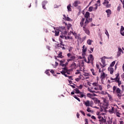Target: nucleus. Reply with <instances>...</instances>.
<instances>
[{
	"label": "nucleus",
	"instance_id": "obj_37",
	"mask_svg": "<svg viewBox=\"0 0 124 124\" xmlns=\"http://www.w3.org/2000/svg\"><path fill=\"white\" fill-rule=\"evenodd\" d=\"M90 77L84 76L83 75V80H87V79H89Z\"/></svg>",
	"mask_w": 124,
	"mask_h": 124
},
{
	"label": "nucleus",
	"instance_id": "obj_49",
	"mask_svg": "<svg viewBox=\"0 0 124 124\" xmlns=\"http://www.w3.org/2000/svg\"><path fill=\"white\" fill-rule=\"evenodd\" d=\"M118 52L122 53V52H123V49H122V48L119 47L118 48Z\"/></svg>",
	"mask_w": 124,
	"mask_h": 124
},
{
	"label": "nucleus",
	"instance_id": "obj_28",
	"mask_svg": "<svg viewBox=\"0 0 124 124\" xmlns=\"http://www.w3.org/2000/svg\"><path fill=\"white\" fill-rule=\"evenodd\" d=\"M97 87L98 88V90L102 91V86L101 85L98 84V85H97Z\"/></svg>",
	"mask_w": 124,
	"mask_h": 124
},
{
	"label": "nucleus",
	"instance_id": "obj_48",
	"mask_svg": "<svg viewBox=\"0 0 124 124\" xmlns=\"http://www.w3.org/2000/svg\"><path fill=\"white\" fill-rule=\"evenodd\" d=\"M84 122H85V124H89V122H88V119H85Z\"/></svg>",
	"mask_w": 124,
	"mask_h": 124
},
{
	"label": "nucleus",
	"instance_id": "obj_19",
	"mask_svg": "<svg viewBox=\"0 0 124 124\" xmlns=\"http://www.w3.org/2000/svg\"><path fill=\"white\" fill-rule=\"evenodd\" d=\"M63 16L64 18H65V20H66V21H71V19L69 18V17H66L65 16V15H63Z\"/></svg>",
	"mask_w": 124,
	"mask_h": 124
},
{
	"label": "nucleus",
	"instance_id": "obj_60",
	"mask_svg": "<svg viewBox=\"0 0 124 124\" xmlns=\"http://www.w3.org/2000/svg\"><path fill=\"white\" fill-rule=\"evenodd\" d=\"M91 118L93 119V120H96V118H95V116L93 115L91 116Z\"/></svg>",
	"mask_w": 124,
	"mask_h": 124
},
{
	"label": "nucleus",
	"instance_id": "obj_33",
	"mask_svg": "<svg viewBox=\"0 0 124 124\" xmlns=\"http://www.w3.org/2000/svg\"><path fill=\"white\" fill-rule=\"evenodd\" d=\"M108 3H109V1L105 0V1L103 2V4L104 5H106V4H108Z\"/></svg>",
	"mask_w": 124,
	"mask_h": 124
},
{
	"label": "nucleus",
	"instance_id": "obj_22",
	"mask_svg": "<svg viewBox=\"0 0 124 124\" xmlns=\"http://www.w3.org/2000/svg\"><path fill=\"white\" fill-rule=\"evenodd\" d=\"M67 8L68 9V11H72V9H71V4H69L67 6Z\"/></svg>",
	"mask_w": 124,
	"mask_h": 124
},
{
	"label": "nucleus",
	"instance_id": "obj_1",
	"mask_svg": "<svg viewBox=\"0 0 124 124\" xmlns=\"http://www.w3.org/2000/svg\"><path fill=\"white\" fill-rule=\"evenodd\" d=\"M93 100L95 104H100V111H101V112L103 111V109L104 110H106V109H108V107L109 106V102H108L107 99L104 98V103L103 104H101L100 103V100L97 99V98H93Z\"/></svg>",
	"mask_w": 124,
	"mask_h": 124
},
{
	"label": "nucleus",
	"instance_id": "obj_10",
	"mask_svg": "<svg viewBox=\"0 0 124 124\" xmlns=\"http://www.w3.org/2000/svg\"><path fill=\"white\" fill-rule=\"evenodd\" d=\"M116 78H110V80H112V81L114 80L115 82H116L117 81V80L118 79V78L119 77V76H120V74L119 73H117L115 75Z\"/></svg>",
	"mask_w": 124,
	"mask_h": 124
},
{
	"label": "nucleus",
	"instance_id": "obj_14",
	"mask_svg": "<svg viewBox=\"0 0 124 124\" xmlns=\"http://www.w3.org/2000/svg\"><path fill=\"white\" fill-rule=\"evenodd\" d=\"M108 71L110 72V74H113V73H114V68H112V67H108Z\"/></svg>",
	"mask_w": 124,
	"mask_h": 124
},
{
	"label": "nucleus",
	"instance_id": "obj_24",
	"mask_svg": "<svg viewBox=\"0 0 124 124\" xmlns=\"http://www.w3.org/2000/svg\"><path fill=\"white\" fill-rule=\"evenodd\" d=\"M74 91H76L75 93H82V92L79 91V89H78V88H76L75 89H74Z\"/></svg>",
	"mask_w": 124,
	"mask_h": 124
},
{
	"label": "nucleus",
	"instance_id": "obj_5",
	"mask_svg": "<svg viewBox=\"0 0 124 124\" xmlns=\"http://www.w3.org/2000/svg\"><path fill=\"white\" fill-rule=\"evenodd\" d=\"M60 31H61L63 34H66L67 33V31H66V30L65 29V27H61L59 28Z\"/></svg>",
	"mask_w": 124,
	"mask_h": 124
},
{
	"label": "nucleus",
	"instance_id": "obj_51",
	"mask_svg": "<svg viewBox=\"0 0 124 124\" xmlns=\"http://www.w3.org/2000/svg\"><path fill=\"white\" fill-rule=\"evenodd\" d=\"M80 113H81V114H82V115L83 116H86V114H85V112H84V111H83V110H80Z\"/></svg>",
	"mask_w": 124,
	"mask_h": 124
},
{
	"label": "nucleus",
	"instance_id": "obj_35",
	"mask_svg": "<svg viewBox=\"0 0 124 124\" xmlns=\"http://www.w3.org/2000/svg\"><path fill=\"white\" fill-rule=\"evenodd\" d=\"M107 8H109V7H111V4H107L106 5H105Z\"/></svg>",
	"mask_w": 124,
	"mask_h": 124
},
{
	"label": "nucleus",
	"instance_id": "obj_2",
	"mask_svg": "<svg viewBox=\"0 0 124 124\" xmlns=\"http://www.w3.org/2000/svg\"><path fill=\"white\" fill-rule=\"evenodd\" d=\"M112 90L113 93H117V95L118 98H119V99H121V97H122V93H121V89H120V88H117V87L114 86L113 87Z\"/></svg>",
	"mask_w": 124,
	"mask_h": 124
},
{
	"label": "nucleus",
	"instance_id": "obj_43",
	"mask_svg": "<svg viewBox=\"0 0 124 124\" xmlns=\"http://www.w3.org/2000/svg\"><path fill=\"white\" fill-rule=\"evenodd\" d=\"M108 96L109 98V100H112V96L110 94L108 93Z\"/></svg>",
	"mask_w": 124,
	"mask_h": 124
},
{
	"label": "nucleus",
	"instance_id": "obj_44",
	"mask_svg": "<svg viewBox=\"0 0 124 124\" xmlns=\"http://www.w3.org/2000/svg\"><path fill=\"white\" fill-rule=\"evenodd\" d=\"M121 54H122V53H121V52L118 51V52H117V58H119V57H120V56H121Z\"/></svg>",
	"mask_w": 124,
	"mask_h": 124
},
{
	"label": "nucleus",
	"instance_id": "obj_32",
	"mask_svg": "<svg viewBox=\"0 0 124 124\" xmlns=\"http://www.w3.org/2000/svg\"><path fill=\"white\" fill-rule=\"evenodd\" d=\"M88 91L89 92H90V93H97V92H95L94 91L92 90V89H91L90 88H88Z\"/></svg>",
	"mask_w": 124,
	"mask_h": 124
},
{
	"label": "nucleus",
	"instance_id": "obj_15",
	"mask_svg": "<svg viewBox=\"0 0 124 124\" xmlns=\"http://www.w3.org/2000/svg\"><path fill=\"white\" fill-rule=\"evenodd\" d=\"M75 38H76V39H78V40H81V39L80 34H76V35L75 36Z\"/></svg>",
	"mask_w": 124,
	"mask_h": 124
},
{
	"label": "nucleus",
	"instance_id": "obj_11",
	"mask_svg": "<svg viewBox=\"0 0 124 124\" xmlns=\"http://www.w3.org/2000/svg\"><path fill=\"white\" fill-rule=\"evenodd\" d=\"M98 119H99V122H103L104 123H105L106 122V120L103 118V117L99 116H98Z\"/></svg>",
	"mask_w": 124,
	"mask_h": 124
},
{
	"label": "nucleus",
	"instance_id": "obj_20",
	"mask_svg": "<svg viewBox=\"0 0 124 124\" xmlns=\"http://www.w3.org/2000/svg\"><path fill=\"white\" fill-rule=\"evenodd\" d=\"M105 73L104 72H103L102 73H101V78L102 79H105Z\"/></svg>",
	"mask_w": 124,
	"mask_h": 124
},
{
	"label": "nucleus",
	"instance_id": "obj_38",
	"mask_svg": "<svg viewBox=\"0 0 124 124\" xmlns=\"http://www.w3.org/2000/svg\"><path fill=\"white\" fill-rule=\"evenodd\" d=\"M73 96L75 98H76V99L78 100V101H79V102H80V101H81V100H80V99L79 98H78V97H77L76 95H74Z\"/></svg>",
	"mask_w": 124,
	"mask_h": 124
},
{
	"label": "nucleus",
	"instance_id": "obj_52",
	"mask_svg": "<svg viewBox=\"0 0 124 124\" xmlns=\"http://www.w3.org/2000/svg\"><path fill=\"white\" fill-rule=\"evenodd\" d=\"M68 77L69 79L70 80H73V78H72V76H67V77Z\"/></svg>",
	"mask_w": 124,
	"mask_h": 124
},
{
	"label": "nucleus",
	"instance_id": "obj_25",
	"mask_svg": "<svg viewBox=\"0 0 124 124\" xmlns=\"http://www.w3.org/2000/svg\"><path fill=\"white\" fill-rule=\"evenodd\" d=\"M84 104L86 107L90 106V101L88 100L84 102Z\"/></svg>",
	"mask_w": 124,
	"mask_h": 124
},
{
	"label": "nucleus",
	"instance_id": "obj_46",
	"mask_svg": "<svg viewBox=\"0 0 124 124\" xmlns=\"http://www.w3.org/2000/svg\"><path fill=\"white\" fill-rule=\"evenodd\" d=\"M120 115H121V113H120V112H117L116 113V116H117V117H118L119 118H120Z\"/></svg>",
	"mask_w": 124,
	"mask_h": 124
},
{
	"label": "nucleus",
	"instance_id": "obj_12",
	"mask_svg": "<svg viewBox=\"0 0 124 124\" xmlns=\"http://www.w3.org/2000/svg\"><path fill=\"white\" fill-rule=\"evenodd\" d=\"M42 7L44 9H46V7H45L46 4H47V3H48V1H43L42 2Z\"/></svg>",
	"mask_w": 124,
	"mask_h": 124
},
{
	"label": "nucleus",
	"instance_id": "obj_4",
	"mask_svg": "<svg viewBox=\"0 0 124 124\" xmlns=\"http://www.w3.org/2000/svg\"><path fill=\"white\" fill-rule=\"evenodd\" d=\"M88 62H87L88 63H93V56L92 54H90L88 57Z\"/></svg>",
	"mask_w": 124,
	"mask_h": 124
},
{
	"label": "nucleus",
	"instance_id": "obj_9",
	"mask_svg": "<svg viewBox=\"0 0 124 124\" xmlns=\"http://www.w3.org/2000/svg\"><path fill=\"white\" fill-rule=\"evenodd\" d=\"M106 13H107V17H110L112 14V11L110 9H108L106 11Z\"/></svg>",
	"mask_w": 124,
	"mask_h": 124
},
{
	"label": "nucleus",
	"instance_id": "obj_39",
	"mask_svg": "<svg viewBox=\"0 0 124 124\" xmlns=\"http://www.w3.org/2000/svg\"><path fill=\"white\" fill-rule=\"evenodd\" d=\"M60 64H62V63H64V62H65V60L63 59V60L60 61Z\"/></svg>",
	"mask_w": 124,
	"mask_h": 124
},
{
	"label": "nucleus",
	"instance_id": "obj_27",
	"mask_svg": "<svg viewBox=\"0 0 124 124\" xmlns=\"http://www.w3.org/2000/svg\"><path fill=\"white\" fill-rule=\"evenodd\" d=\"M92 42H93V41L92 40L89 39L87 40V43L88 44V45H92Z\"/></svg>",
	"mask_w": 124,
	"mask_h": 124
},
{
	"label": "nucleus",
	"instance_id": "obj_53",
	"mask_svg": "<svg viewBox=\"0 0 124 124\" xmlns=\"http://www.w3.org/2000/svg\"><path fill=\"white\" fill-rule=\"evenodd\" d=\"M60 46L62 47H62H64V45H63V44H62V42H61V43H60Z\"/></svg>",
	"mask_w": 124,
	"mask_h": 124
},
{
	"label": "nucleus",
	"instance_id": "obj_8",
	"mask_svg": "<svg viewBox=\"0 0 124 124\" xmlns=\"http://www.w3.org/2000/svg\"><path fill=\"white\" fill-rule=\"evenodd\" d=\"M83 31H84L85 33H86V34H88V35H90V30L87 28H86V27H85V26L83 27Z\"/></svg>",
	"mask_w": 124,
	"mask_h": 124
},
{
	"label": "nucleus",
	"instance_id": "obj_16",
	"mask_svg": "<svg viewBox=\"0 0 124 124\" xmlns=\"http://www.w3.org/2000/svg\"><path fill=\"white\" fill-rule=\"evenodd\" d=\"M118 84V86L119 87H120V86H121V85H122V81H120V78L118 77L117 79H116V81Z\"/></svg>",
	"mask_w": 124,
	"mask_h": 124
},
{
	"label": "nucleus",
	"instance_id": "obj_64",
	"mask_svg": "<svg viewBox=\"0 0 124 124\" xmlns=\"http://www.w3.org/2000/svg\"><path fill=\"white\" fill-rule=\"evenodd\" d=\"M120 33L121 34V35H122L123 36H124V32L123 31H120Z\"/></svg>",
	"mask_w": 124,
	"mask_h": 124
},
{
	"label": "nucleus",
	"instance_id": "obj_54",
	"mask_svg": "<svg viewBox=\"0 0 124 124\" xmlns=\"http://www.w3.org/2000/svg\"><path fill=\"white\" fill-rule=\"evenodd\" d=\"M45 73H46V74L48 75V76H50V72H49L48 71H46Z\"/></svg>",
	"mask_w": 124,
	"mask_h": 124
},
{
	"label": "nucleus",
	"instance_id": "obj_3",
	"mask_svg": "<svg viewBox=\"0 0 124 124\" xmlns=\"http://www.w3.org/2000/svg\"><path fill=\"white\" fill-rule=\"evenodd\" d=\"M67 56L68 58H70V59H67L68 62H71V61H74L76 59V57L74 55H72L71 53H68L67 54Z\"/></svg>",
	"mask_w": 124,
	"mask_h": 124
},
{
	"label": "nucleus",
	"instance_id": "obj_40",
	"mask_svg": "<svg viewBox=\"0 0 124 124\" xmlns=\"http://www.w3.org/2000/svg\"><path fill=\"white\" fill-rule=\"evenodd\" d=\"M62 69H63V71H65V72L70 71V70H68L67 68H66L65 67L63 68Z\"/></svg>",
	"mask_w": 124,
	"mask_h": 124
},
{
	"label": "nucleus",
	"instance_id": "obj_55",
	"mask_svg": "<svg viewBox=\"0 0 124 124\" xmlns=\"http://www.w3.org/2000/svg\"><path fill=\"white\" fill-rule=\"evenodd\" d=\"M87 112H92V110H91V108H88L87 109Z\"/></svg>",
	"mask_w": 124,
	"mask_h": 124
},
{
	"label": "nucleus",
	"instance_id": "obj_62",
	"mask_svg": "<svg viewBox=\"0 0 124 124\" xmlns=\"http://www.w3.org/2000/svg\"><path fill=\"white\" fill-rule=\"evenodd\" d=\"M82 57H83V58L84 60V62H87V59H86V57H85V56H82Z\"/></svg>",
	"mask_w": 124,
	"mask_h": 124
},
{
	"label": "nucleus",
	"instance_id": "obj_29",
	"mask_svg": "<svg viewBox=\"0 0 124 124\" xmlns=\"http://www.w3.org/2000/svg\"><path fill=\"white\" fill-rule=\"evenodd\" d=\"M91 71L94 76H95L96 74H95V73H94V70L93 69H91Z\"/></svg>",
	"mask_w": 124,
	"mask_h": 124
},
{
	"label": "nucleus",
	"instance_id": "obj_18",
	"mask_svg": "<svg viewBox=\"0 0 124 124\" xmlns=\"http://www.w3.org/2000/svg\"><path fill=\"white\" fill-rule=\"evenodd\" d=\"M89 23H90V21H89V19H86V20L84 22V27H87V25H88Z\"/></svg>",
	"mask_w": 124,
	"mask_h": 124
},
{
	"label": "nucleus",
	"instance_id": "obj_56",
	"mask_svg": "<svg viewBox=\"0 0 124 124\" xmlns=\"http://www.w3.org/2000/svg\"><path fill=\"white\" fill-rule=\"evenodd\" d=\"M80 93V97L82 98L84 96H86V95L83 94V93Z\"/></svg>",
	"mask_w": 124,
	"mask_h": 124
},
{
	"label": "nucleus",
	"instance_id": "obj_34",
	"mask_svg": "<svg viewBox=\"0 0 124 124\" xmlns=\"http://www.w3.org/2000/svg\"><path fill=\"white\" fill-rule=\"evenodd\" d=\"M93 7H90L88 9V11H89V12H92V11H93Z\"/></svg>",
	"mask_w": 124,
	"mask_h": 124
},
{
	"label": "nucleus",
	"instance_id": "obj_50",
	"mask_svg": "<svg viewBox=\"0 0 124 124\" xmlns=\"http://www.w3.org/2000/svg\"><path fill=\"white\" fill-rule=\"evenodd\" d=\"M121 9H122V7H121V6H119L117 8V11L119 12Z\"/></svg>",
	"mask_w": 124,
	"mask_h": 124
},
{
	"label": "nucleus",
	"instance_id": "obj_61",
	"mask_svg": "<svg viewBox=\"0 0 124 124\" xmlns=\"http://www.w3.org/2000/svg\"><path fill=\"white\" fill-rule=\"evenodd\" d=\"M77 117L78 119H79V118H80V114L78 112L77 114Z\"/></svg>",
	"mask_w": 124,
	"mask_h": 124
},
{
	"label": "nucleus",
	"instance_id": "obj_41",
	"mask_svg": "<svg viewBox=\"0 0 124 124\" xmlns=\"http://www.w3.org/2000/svg\"><path fill=\"white\" fill-rule=\"evenodd\" d=\"M101 94H108V93H107V92H105V91H101Z\"/></svg>",
	"mask_w": 124,
	"mask_h": 124
},
{
	"label": "nucleus",
	"instance_id": "obj_31",
	"mask_svg": "<svg viewBox=\"0 0 124 124\" xmlns=\"http://www.w3.org/2000/svg\"><path fill=\"white\" fill-rule=\"evenodd\" d=\"M116 63V62L115 61H113L111 62V63L110 65V66L111 67H113V66H114V65H115V64Z\"/></svg>",
	"mask_w": 124,
	"mask_h": 124
},
{
	"label": "nucleus",
	"instance_id": "obj_47",
	"mask_svg": "<svg viewBox=\"0 0 124 124\" xmlns=\"http://www.w3.org/2000/svg\"><path fill=\"white\" fill-rule=\"evenodd\" d=\"M124 31V26H122L120 30V31Z\"/></svg>",
	"mask_w": 124,
	"mask_h": 124
},
{
	"label": "nucleus",
	"instance_id": "obj_6",
	"mask_svg": "<svg viewBox=\"0 0 124 124\" xmlns=\"http://www.w3.org/2000/svg\"><path fill=\"white\" fill-rule=\"evenodd\" d=\"M82 56H85L86 55V52H87V47H85V45H84L83 46H82Z\"/></svg>",
	"mask_w": 124,
	"mask_h": 124
},
{
	"label": "nucleus",
	"instance_id": "obj_59",
	"mask_svg": "<svg viewBox=\"0 0 124 124\" xmlns=\"http://www.w3.org/2000/svg\"><path fill=\"white\" fill-rule=\"evenodd\" d=\"M65 39H70V37H69V36H65Z\"/></svg>",
	"mask_w": 124,
	"mask_h": 124
},
{
	"label": "nucleus",
	"instance_id": "obj_7",
	"mask_svg": "<svg viewBox=\"0 0 124 124\" xmlns=\"http://www.w3.org/2000/svg\"><path fill=\"white\" fill-rule=\"evenodd\" d=\"M78 4H81V2H80L79 0H76L73 3V5L74 6V7H77Z\"/></svg>",
	"mask_w": 124,
	"mask_h": 124
},
{
	"label": "nucleus",
	"instance_id": "obj_17",
	"mask_svg": "<svg viewBox=\"0 0 124 124\" xmlns=\"http://www.w3.org/2000/svg\"><path fill=\"white\" fill-rule=\"evenodd\" d=\"M84 22H85V18H82L81 19V21L80 23V25L81 27H83V26H84Z\"/></svg>",
	"mask_w": 124,
	"mask_h": 124
},
{
	"label": "nucleus",
	"instance_id": "obj_42",
	"mask_svg": "<svg viewBox=\"0 0 124 124\" xmlns=\"http://www.w3.org/2000/svg\"><path fill=\"white\" fill-rule=\"evenodd\" d=\"M101 62L103 63V65H105V60L101 58Z\"/></svg>",
	"mask_w": 124,
	"mask_h": 124
},
{
	"label": "nucleus",
	"instance_id": "obj_45",
	"mask_svg": "<svg viewBox=\"0 0 124 124\" xmlns=\"http://www.w3.org/2000/svg\"><path fill=\"white\" fill-rule=\"evenodd\" d=\"M72 26V25L71 24H69L67 26V30H69V29L71 28Z\"/></svg>",
	"mask_w": 124,
	"mask_h": 124
},
{
	"label": "nucleus",
	"instance_id": "obj_58",
	"mask_svg": "<svg viewBox=\"0 0 124 124\" xmlns=\"http://www.w3.org/2000/svg\"><path fill=\"white\" fill-rule=\"evenodd\" d=\"M72 66H74L75 67V66H76V64L75 63V62H73L72 64Z\"/></svg>",
	"mask_w": 124,
	"mask_h": 124
},
{
	"label": "nucleus",
	"instance_id": "obj_36",
	"mask_svg": "<svg viewBox=\"0 0 124 124\" xmlns=\"http://www.w3.org/2000/svg\"><path fill=\"white\" fill-rule=\"evenodd\" d=\"M93 86H94V87H97L98 83L97 82H94L92 84Z\"/></svg>",
	"mask_w": 124,
	"mask_h": 124
},
{
	"label": "nucleus",
	"instance_id": "obj_21",
	"mask_svg": "<svg viewBox=\"0 0 124 124\" xmlns=\"http://www.w3.org/2000/svg\"><path fill=\"white\" fill-rule=\"evenodd\" d=\"M57 58H61V59H62V58H63V56H62V52H60L59 53L58 56H57Z\"/></svg>",
	"mask_w": 124,
	"mask_h": 124
},
{
	"label": "nucleus",
	"instance_id": "obj_13",
	"mask_svg": "<svg viewBox=\"0 0 124 124\" xmlns=\"http://www.w3.org/2000/svg\"><path fill=\"white\" fill-rule=\"evenodd\" d=\"M84 16L86 19H89V18L90 17V12H86L84 15Z\"/></svg>",
	"mask_w": 124,
	"mask_h": 124
},
{
	"label": "nucleus",
	"instance_id": "obj_26",
	"mask_svg": "<svg viewBox=\"0 0 124 124\" xmlns=\"http://www.w3.org/2000/svg\"><path fill=\"white\" fill-rule=\"evenodd\" d=\"M61 73H62V75H64V76H65V77H67V75L66 74H65V73H66L65 71L62 70V71L61 72Z\"/></svg>",
	"mask_w": 124,
	"mask_h": 124
},
{
	"label": "nucleus",
	"instance_id": "obj_30",
	"mask_svg": "<svg viewBox=\"0 0 124 124\" xmlns=\"http://www.w3.org/2000/svg\"><path fill=\"white\" fill-rule=\"evenodd\" d=\"M114 110H115V108L112 107L111 109L109 110V113H114Z\"/></svg>",
	"mask_w": 124,
	"mask_h": 124
},
{
	"label": "nucleus",
	"instance_id": "obj_57",
	"mask_svg": "<svg viewBox=\"0 0 124 124\" xmlns=\"http://www.w3.org/2000/svg\"><path fill=\"white\" fill-rule=\"evenodd\" d=\"M105 34L108 37H109V33H108V31H106V32H105Z\"/></svg>",
	"mask_w": 124,
	"mask_h": 124
},
{
	"label": "nucleus",
	"instance_id": "obj_23",
	"mask_svg": "<svg viewBox=\"0 0 124 124\" xmlns=\"http://www.w3.org/2000/svg\"><path fill=\"white\" fill-rule=\"evenodd\" d=\"M60 34V31L59 30H56L55 31V36H59Z\"/></svg>",
	"mask_w": 124,
	"mask_h": 124
},
{
	"label": "nucleus",
	"instance_id": "obj_63",
	"mask_svg": "<svg viewBox=\"0 0 124 124\" xmlns=\"http://www.w3.org/2000/svg\"><path fill=\"white\" fill-rule=\"evenodd\" d=\"M60 37H61V38H65V36L63 35H60Z\"/></svg>",
	"mask_w": 124,
	"mask_h": 124
}]
</instances>
